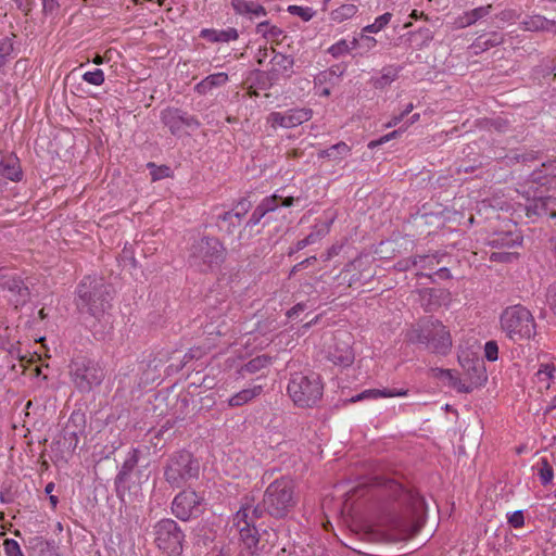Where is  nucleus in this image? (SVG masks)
Masks as SVG:
<instances>
[{"label": "nucleus", "instance_id": "nucleus-1", "mask_svg": "<svg viewBox=\"0 0 556 556\" xmlns=\"http://www.w3.org/2000/svg\"><path fill=\"white\" fill-rule=\"evenodd\" d=\"M386 490L393 503L382 513L381 526L395 532L400 539L416 534L425 521V498L417 491L393 480L386 483Z\"/></svg>", "mask_w": 556, "mask_h": 556}, {"label": "nucleus", "instance_id": "nucleus-2", "mask_svg": "<svg viewBox=\"0 0 556 556\" xmlns=\"http://www.w3.org/2000/svg\"><path fill=\"white\" fill-rule=\"evenodd\" d=\"M113 288L102 277L87 276L77 287V308L100 319L112 307Z\"/></svg>", "mask_w": 556, "mask_h": 556}, {"label": "nucleus", "instance_id": "nucleus-3", "mask_svg": "<svg viewBox=\"0 0 556 556\" xmlns=\"http://www.w3.org/2000/svg\"><path fill=\"white\" fill-rule=\"evenodd\" d=\"M188 264L199 273H213L227 256L226 248L216 237L202 236L192 241L188 250Z\"/></svg>", "mask_w": 556, "mask_h": 556}, {"label": "nucleus", "instance_id": "nucleus-4", "mask_svg": "<svg viewBox=\"0 0 556 556\" xmlns=\"http://www.w3.org/2000/svg\"><path fill=\"white\" fill-rule=\"evenodd\" d=\"M294 489V481L289 477L270 482L263 494L267 516L277 520L286 519L298 503Z\"/></svg>", "mask_w": 556, "mask_h": 556}, {"label": "nucleus", "instance_id": "nucleus-5", "mask_svg": "<svg viewBox=\"0 0 556 556\" xmlns=\"http://www.w3.org/2000/svg\"><path fill=\"white\" fill-rule=\"evenodd\" d=\"M412 343L425 344L432 353L445 355L452 346L450 331L438 319H427L414 326L406 334Z\"/></svg>", "mask_w": 556, "mask_h": 556}, {"label": "nucleus", "instance_id": "nucleus-6", "mask_svg": "<svg viewBox=\"0 0 556 556\" xmlns=\"http://www.w3.org/2000/svg\"><path fill=\"white\" fill-rule=\"evenodd\" d=\"M199 476L200 463L189 451H177L168 456L164 466V479L172 488L189 485Z\"/></svg>", "mask_w": 556, "mask_h": 556}, {"label": "nucleus", "instance_id": "nucleus-7", "mask_svg": "<svg viewBox=\"0 0 556 556\" xmlns=\"http://www.w3.org/2000/svg\"><path fill=\"white\" fill-rule=\"evenodd\" d=\"M287 391L296 406L314 407L323 397L324 384L316 372H294L290 377Z\"/></svg>", "mask_w": 556, "mask_h": 556}, {"label": "nucleus", "instance_id": "nucleus-8", "mask_svg": "<svg viewBox=\"0 0 556 556\" xmlns=\"http://www.w3.org/2000/svg\"><path fill=\"white\" fill-rule=\"evenodd\" d=\"M521 193L526 197L527 203L525 205L526 216L531 222H536L543 218H556V197L551 194L543 188H535L527 177L523 184L520 185Z\"/></svg>", "mask_w": 556, "mask_h": 556}, {"label": "nucleus", "instance_id": "nucleus-9", "mask_svg": "<svg viewBox=\"0 0 556 556\" xmlns=\"http://www.w3.org/2000/svg\"><path fill=\"white\" fill-rule=\"evenodd\" d=\"M501 328L514 341L530 339L535 334V321L531 312L517 304L506 307L500 317Z\"/></svg>", "mask_w": 556, "mask_h": 556}, {"label": "nucleus", "instance_id": "nucleus-10", "mask_svg": "<svg viewBox=\"0 0 556 556\" xmlns=\"http://www.w3.org/2000/svg\"><path fill=\"white\" fill-rule=\"evenodd\" d=\"M72 381L80 392H90L105 377L104 368L96 361L78 356L70 364Z\"/></svg>", "mask_w": 556, "mask_h": 556}, {"label": "nucleus", "instance_id": "nucleus-11", "mask_svg": "<svg viewBox=\"0 0 556 556\" xmlns=\"http://www.w3.org/2000/svg\"><path fill=\"white\" fill-rule=\"evenodd\" d=\"M154 543L166 556H180L185 533L179 525L169 518L157 521L153 527Z\"/></svg>", "mask_w": 556, "mask_h": 556}, {"label": "nucleus", "instance_id": "nucleus-12", "mask_svg": "<svg viewBox=\"0 0 556 556\" xmlns=\"http://www.w3.org/2000/svg\"><path fill=\"white\" fill-rule=\"evenodd\" d=\"M0 290L5 292L9 302L15 308L25 305L30 300V291L23 278L14 270L0 268Z\"/></svg>", "mask_w": 556, "mask_h": 556}, {"label": "nucleus", "instance_id": "nucleus-13", "mask_svg": "<svg viewBox=\"0 0 556 556\" xmlns=\"http://www.w3.org/2000/svg\"><path fill=\"white\" fill-rule=\"evenodd\" d=\"M203 498L192 489L180 491L172 502V513L180 520L187 521L201 513Z\"/></svg>", "mask_w": 556, "mask_h": 556}, {"label": "nucleus", "instance_id": "nucleus-14", "mask_svg": "<svg viewBox=\"0 0 556 556\" xmlns=\"http://www.w3.org/2000/svg\"><path fill=\"white\" fill-rule=\"evenodd\" d=\"M249 518V508H240L235 516V523L240 528V539L245 545V547L250 551L251 556L258 555L261 548L260 536L256 528L254 526H250Z\"/></svg>", "mask_w": 556, "mask_h": 556}, {"label": "nucleus", "instance_id": "nucleus-15", "mask_svg": "<svg viewBox=\"0 0 556 556\" xmlns=\"http://www.w3.org/2000/svg\"><path fill=\"white\" fill-rule=\"evenodd\" d=\"M162 123L168 127L172 135H177L182 126L197 129L200 127V122L193 115H189L177 108H167L161 113Z\"/></svg>", "mask_w": 556, "mask_h": 556}, {"label": "nucleus", "instance_id": "nucleus-16", "mask_svg": "<svg viewBox=\"0 0 556 556\" xmlns=\"http://www.w3.org/2000/svg\"><path fill=\"white\" fill-rule=\"evenodd\" d=\"M460 365L466 371L468 384H463L460 392L470 393L473 389L481 387L488 379L483 361L479 358H459Z\"/></svg>", "mask_w": 556, "mask_h": 556}, {"label": "nucleus", "instance_id": "nucleus-17", "mask_svg": "<svg viewBox=\"0 0 556 556\" xmlns=\"http://www.w3.org/2000/svg\"><path fill=\"white\" fill-rule=\"evenodd\" d=\"M530 182L535 188H543L551 194L556 193V159L548 160L534 169L529 176Z\"/></svg>", "mask_w": 556, "mask_h": 556}, {"label": "nucleus", "instance_id": "nucleus-18", "mask_svg": "<svg viewBox=\"0 0 556 556\" xmlns=\"http://www.w3.org/2000/svg\"><path fill=\"white\" fill-rule=\"evenodd\" d=\"M493 157L503 160L509 166L516 164L529 165L534 161L541 160V152L526 148H517L509 151L502 149L500 152L495 151Z\"/></svg>", "mask_w": 556, "mask_h": 556}, {"label": "nucleus", "instance_id": "nucleus-19", "mask_svg": "<svg viewBox=\"0 0 556 556\" xmlns=\"http://www.w3.org/2000/svg\"><path fill=\"white\" fill-rule=\"evenodd\" d=\"M140 455H141V451L138 447H134L128 452V454H127V456H126V458H125V460L114 480L117 494H121V492H125L126 490H129L130 475L134 471V469L137 467Z\"/></svg>", "mask_w": 556, "mask_h": 556}, {"label": "nucleus", "instance_id": "nucleus-20", "mask_svg": "<svg viewBox=\"0 0 556 556\" xmlns=\"http://www.w3.org/2000/svg\"><path fill=\"white\" fill-rule=\"evenodd\" d=\"M85 425V415L79 412L72 413L68 422L63 430L64 444L67 443V448L75 450L78 444L77 429L81 431Z\"/></svg>", "mask_w": 556, "mask_h": 556}, {"label": "nucleus", "instance_id": "nucleus-21", "mask_svg": "<svg viewBox=\"0 0 556 556\" xmlns=\"http://www.w3.org/2000/svg\"><path fill=\"white\" fill-rule=\"evenodd\" d=\"M241 222L242 218L239 217L238 214H235L233 210L224 212L216 217V226L218 230L224 236L228 237H235L236 235L237 238L239 237V231L241 230Z\"/></svg>", "mask_w": 556, "mask_h": 556}, {"label": "nucleus", "instance_id": "nucleus-22", "mask_svg": "<svg viewBox=\"0 0 556 556\" xmlns=\"http://www.w3.org/2000/svg\"><path fill=\"white\" fill-rule=\"evenodd\" d=\"M200 37L212 43H226L239 38V31L235 27L226 29L204 28L200 31Z\"/></svg>", "mask_w": 556, "mask_h": 556}, {"label": "nucleus", "instance_id": "nucleus-23", "mask_svg": "<svg viewBox=\"0 0 556 556\" xmlns=\"http://www.w3.org/2000/svg\"><path fill=\"white\" fill-rule=\"evenodd\" d=\"M230 4H231L233 12L237 15H242V16L249 15L251 20L253 17H261V16L267 15L266 9L262 4H260L255 1H252V0L251 1L232 0V2H230Z\"/></svg>", "mask_w": 556, "mask_h": 556}, {"label": "nucleus", "instance_id": "nucleus-24", "mask_svg": "<svg viewBox=\"0 0 556 556\" xmlns=\"http://www.w3.org/2000/svg\"><path fill=\"white\" fill-rule=\"evenodd\" d=\"M267 214L268 213L260 204L254 208L249 220L245 223L242 230L239 231L238 243L235 248H241L247 240L252 237L251 229L260 224Z\"/></svg>", "mask_w": 556, "mask_h": 556}, {"label": "nucleus", "instance_id": "nucleus-25", "mask_svg": "<svg viewBox=\"0 0 556 556\" xmlns=\"http://www.w3.org/2000/svg\"><path fill=\"white\" fill-rule=\"evenodd\" d=\"M0 175L12 181H20L23 173L18 159L13 155L0 156Z\"/></svg>", "mask_w": 556, "mask_h": 556}, {"label": "nucleus", "instance_id": "nucleus-26", "mask_svg": "<svg viewBox=\"0 0 556 556\" xmlns=\"http://www.w3.org/2000/svg\"><path fill=\"white\" fill-rule=\"evenodd\" d=\"M407 392H408V390H404V389H400V390H397V389H383V390L369 389V390H365V391L358 393L357 395L353 396L350 400V402L355 403V402L366 400V399L404 396L407 394Z\"/></svg>", "mask_w": 556, "mask_h": 556}, {"label": "nucleus", "instance_id": "nucleus-27", "mask_svg": "<svg viewBox=\"0 0 556 556\" xmlns=\"http://www.w3.org/2000/svg\"><path fill=\"white\" fill-rule=\"evenodd\" d=\"M329 361L334 365L348 367L354 362V353L348 343L342 346L336 345L333 350L329 351Z\"/></svg>", "mask_w": 556, "mask_h": 556}, {"label": "nucleus", "instance_id": "nucleus-28", "mask_svg": "<svg viewBox=\"0 0 556 556\" xmlns=\"http://www.w3.org/2000/svg\"><path fill=\"white\" fill-rule=\"evenodd\" d=\"M228 81V75L226 73L219 72L212 75L206 76L200 83H198L194 87V90L199 94H206L213 88L220 87Z\"/></svg>", "mask_w": 556, "mask_h": 556}, {"label": "nucleus", "instance_id": "nucleus-29", "mask_svg": "<svg viewBox=\"0 0 556 556\" xmlns=\"http://www.w3.org/2000/svg\"><path fill=\"white\" fill-rule=\"evenodd\" d=\"M492 9V4H488L484 7H479L468 12H465L463 15L458 16L455 21V24L458 28H465L472 24H475L480 18L486 16Z\"/></svg>", "mask_w": 556, "mask_h": 556}, {"label": "nucleus", "instance_id": "nucleus-30", "mask_svg": "<svg viewBox=\"0 0 556 556\" xmlns=\"http://www.w3.org/2000/svg\"><path fill=\"white\" fill-rule=\"evenodd\" d=\"M285 113V128L296 127L312 118L311 109H291Z\"/></svg>", "mask_w": 556, "mask_h": 556}, {"label": "nucleus", "instance_id": "nucleus-31", "mask_svg": "<svg viewBox=\"0 0 556 556\" xmlns=\"http://www.w3.org/2000/svg\"><path fill=\"white\" fill-rule=\"evenodd\" d=\"M521 240L522 238L518 232H496L490 240V244L495 248H513L519 245Z\"/></svg>", "mask_w": 556, "mask_h": 556}, {"label": "nucleus", "instance_id": "nucleus-32", "mask_svg": "<svg viewBox=\"0 0 556 556\" xmlns=\"http://www.w3.org/2000/svg\"><path fill=\"white\" fill-rule=\"evenodd\" d=\"M401 70L402 67L396 65L384 66L380 77L371 78L372 86L376 89H384L399 77Z\"/></svg>", "mask_w": 556, "mask_h": 556}, {"label": "nucleus", "instance_id": "nucleus-33", "mask_svg": "<svg viewBox=\"0 0 556 556\" xmlns=\"http://www.w3.org/2000/svg\"><path fill=\"white\" fill-rule=\"evenodd\" d=\"M261 392H262L261 386H255L251 389H243V390L239 391L238 393H236L235 395H232L231 397H229L228 405L230 407L242 406V405L247 404L248 402H250L251 400H253L255 396L260 395Z\"/></svg>", "mask_w": 556, "mask_h": 556}, {"label": "nucleus", "instance_id": "nucleus-34", "mask_svg": "<svg viewBox=\"0 0 556 556\" xmlns=\"http://www.w3.org/2000/svg\"><path fill=\"white\" fill-rule=\"evenodd\" d=\"M523 24L527 30H547L556 33V22L541 15L532 16L528 21H525Z\"/></svg>", "mask_w": 556, "mask_h": 556}, {"label": "nucleus", "instance_id": "nucleus-35", "mask_svg": "<svg viewBox=\"0 0 556 556\" xmlns=\"http://www.w3.org/2000/svg\"><path fill=\"white\" fill-rule=\"evenodd\" d=\"M271 363V357L268 355H258L252 359H250L248 363H245L241 368L239 369V374L241 376H245V374H255L260 371L261 369L269 366Z\"/></svg>", "mask_w": 556, "mask_h": 556}, {"label": "nucleus", "instance_id": "nucleus-36", "mask_svg": "<svg viewBox=\"0 0 556 556\" xmlns=\"http://www.w3.org/2000/svg\"><path fill=\"white\" fill-rule=\"evenodd\" d=\"M504 42V36L500 33L492 31L486 35L479 36L475 42L473 47L480 50H486L492 47L500 46Z\"/></svg>", "mask_w": 556, "mask_h": 556}, {"label": "nucleus", "instance_id": "nucleus-37", "mask_svg": "<svg viewBox=\"0 0 556 556\" xmlns=\"http://www.w3.org/2000/svg\"><path fill=\"white\" fill-rule=\"evenodd\" d=\"M358 11V8L352 3H345L332 10L330 17L333 22L342 23L346 20L352 18Z\"/></svg>", "mask_w": 556, "mask_h": 556}, {"label": "nucleus", "instance_id": "nucleus-38", "mask_svg": "<svg viewBox=\"0 0 556 556\" xmlns=\"http://www.w3.org/2000/svg\"><path fill=\"white\" fill-rule=\"evenodd\" d=\"M444 255L432 254V255H415L412 257V265L420 268L433 269L435 265L442 262Z\"/></svg>", "mask_w": 556, "mask_h": 556}, {"label": "nucleus", "instance_id": "nucleus-39", "mask_svg": "<svg viewBox=\"0 0 556 556\" xmlns=\"http://www.w3.org/2000/svg\"><path fill=\"white\" fill-rule=\"evenodd\" d=\"M256 34L262 35L265 38L275 39L282 35V30L271 25L268 21H263L256 25L255 28Z\"/></svg>", "mask_w": 556, "mask_h": 556}, {"label": "nucleus", "instance_id": "nucleus-40", "mask_svg": "<svg viewBox=\"0 0 556 556\" xmlns=\"http://www.w3.org/2000/svg\"><path fill=\"white\" fill-rule=\"evenodd\" d=\"M14 51L12 39L4 37L0 40V71L8 64Z\"/></svg>", "mask_w": 556, "mask_h": 556}, {"label": "nucleus", "instance_id": "nucleus-41", "mask_svg": "<svg viewBox=\"0 0 556 556\" xmlns=\"http://www.w3.org/2000/svg\"><path fill=\"white\" fill-rule=\"evenodd\" d=\"M539 465H540V468H539L538 475H539L540 481H541L542 485L546 486L549 483H552V481H553V478H554L553 467L551 466V464L548 463V460L546 458H541Z\"/></svg>", "mask_w": 556, "mask_h": 556}, {"label": "nucleus", "instance_id": "nucleus-42", "mask_svg": "<svg viewBox=\"0 0 556 556\" xmlns=\"http://www.w3.org/2000/svg\"><path fill=\"white\" fill-rule=\"evenodd\" d=\"M271 63L277 67V71L282 73L290 72L293 67L294 61L290 55H286L282 53H275L271 59Z\"/></svg>", "mask_w": 556, "mask_h": 556}, {"label": "nucleus", "instance_id": "nucleus-43", "mask_svg": "<svg viewBox=\"0 0 556 556\" xmlns=\"http://www.w3.org/2000/svg\"><path fill=\"white\" fill-rule=\"evenodd\" d=\"M392 13L386 12L378 16L372 24H369L363 28V33H378L384 28L391 21Z\"/></svg>", "mask_w": 556, "mask_h": 556}, {"label": "nucleus", "instance_id": "nucleus-44", "mask_svg": "<svg viewBox=\"0 0 556 556\" xmlns=\"http://www.w3.org/2000/svg\"><path fill=\"white\" fill-rule=\"evenodd\" d=\"M288 12L292 15L299 16L304 22L311 21L316 14V11L313 10V8L301 7L295 4L289 5Z\"/></svg>", "mask_w": 556, "mask_h": 556}, {"label": "nucleus", "instance_id": "nucleus-45", "mask_svg": "<svg viewBox=\"0 0 556 556\" xmlns=\"http://www.w3.org/2000/svg\"><path fill=\"white\" fill-rule=\"evenodd\" d=\"M481 126L483 128L494 129L498 132H505L508 130L509 123L505 118L496 117V118L483 119L481 122Z\"/></svg>", "mask_w": 556, "mask_h": 556}, {"label": "nucleus", "instance_id": "nucleus-46", "mask_svg": "<svg viewBox=\"0 0 556 556\" xmlns=\"http://www.w3.org/2000/svg\"><path fill=\"white\" fill-rule=\"evenodd\" d=\"M148 167L151 169L150 174L153 181L169 177L172 174L170 167L166 165L157 166L154 163H148Z\"/></svg>", "mask_w": 556, "mask_h": 556}, {"label": "nucleus", "instance_id": "nucleus-47", "mask_svg": "<svg viewBox=\"0 0 556 556\" xmlns=\"http://www.w3.org/2000/svg\"><path fill=\"white\" fill-rule=\"evenodd\" d=\"M83 79L90 85L100 86L104 83V73L102 70L97 68L92 72H86L83 75Z\"/></svg>", "mask_w": 556, "mask_h": 556}, {"label": "nucleus", "instance_id": "nucleus-48", "mask_svg": "<svg viewBox=\"0 0 556 556\" xmlns=\"http://www.w3.org/2000/svg\"><path fill=\"white\" fill-rule=\"evenodd\" d=\"M244 508H249L248 521H250V526H254V522L256 519L262 518L263 516L267 515V510L264 507L263 498H262V502L258 503L253 508H251L250 506H245Z\"/></svg>", "mask_w": 556, "mask_h": 556}, {"label": "nucleus", "instance_id": "nucleus-49", "mask_svg": "<svg viewBox=\"0 0 556 556\" xmlns=\"http://www.w3.org/2000/svg\"><path fill=\"white\" fill-rule=\"evenodd\" d=\"M331 150V159L332 160H342L351 152V148L343 141H340L330 147Z\"/></svg>", "mask_w": 556, "mask_h": 556}, {"label": "nucleus", "instance_id": "nucleus-50", "mask_svg": "<svg viewBox=\"0 0 556 556\" xmlns=\"http://www.w3.org/2000/svg\"><path fill=\"white\" fill-rule=\"evenodd\" d=\"M350 50L351 48L348 41L345 39H341L328 49V53H330L333 58H339L348 53Z\"/></svg>", "mask_w": 556, "mask_h": 556}, {"label": "nucleus", "instance_id": "nucleus-51", "mask_svg": "<svg viewBox=\"0 0 556 556\" xmlns=\"http://www.w3.org/2000/svg\"><path fill=\"white\" fill-rule=\"evenodd\" d=\"M316 239H317V235L316 233H314V232L309 233L304 239L299 240L293 248H290V250L288 252V255L291 256L294 253L303 250L307 245L313 244L316 241Z\"/></svg>", "mask_w": 556, "mask_h": 556}, {"label": "nucleus", "instance_id": "nucleus-52", "mask_svg": "<svg viewBox=\"0 0 556 556\" xmlns=\"http://www.w3.org/2000/svg\"><path fill=\"white\" fill-rule=\"evenodd\" d=\"M7 556H24L20 544L13 539H5L3 542Z\"/></svg>", "mask_w": 556, "mask_h": 556}, {"label": "nucleus", "instance_id": "nucleus-53", "mask_svg": "<svg viewBox=\"0 0 556 556\" xmlns=\"http://www.w3.org/2000/svg\"><path fill=\"white\" fill-rule=\"evenodd\" d=\"M484 356L489 362H495L498 358V345L494 340L484 344Z\"/></svg>", "mask_w": 556, "mask_h": 556}, {"label": "nucleus", "instance_id": "nucleus-54", "mask_svg": "<svg viewBox=\"0 0 556 556\" xmlns=\"http://www.w3.org/2000/svg\"><path fill=\"white\" fill-rule=\"evenodd\" d=\"M279 199H280V197H278L277 194H273L270 197H266L265 199H263L262 202L260 203V205L267 213H270V212L276 211L279 207V205H281L279 203Z\"/></svg>", "mask_w": 556, "mask_h": 556}, {"label": "nucleus", "instance_id": "nucleus-55", "mask_svg": "<svg viewBox=\"0 0 556 556\" xmlns=\"http://www.w3.org/2000/svg\"><path fill=\"white\" fill-rule=\"evenodd\" d=\"M252 203L248 198H241L237 201L235 205V214H238L239 217L244 218L248 212L251 210Z\"/></svg>", "mask_w": 556, "mask_h": 556}, {"label": "nucleus", "instance_id": "nucleus-56", "mask_svg": "<svg viewBox=\"0 0 556 556\" xmlns=\"http://www.w3.org/2000/svg\"><path fill=\"white\" fill-rule=\"evenodd\" d=\"M441 375L444 376V377H447L450 379L451 384L458 392H460V389H462L463 384H468V382H464L462 379H459L458 377L454 376L453 371L450 370V369H442L441 370Z\"/></svg>", "mask_w": 556, "mask_h": 556}, {"label": "nucleus", "instance_id": "nucleus-57", "mask_svg": "<svg viewBox=\"0 0 556 556\" xmlns=\"http://www.w3.org/2000/svg\"><path fill=\"white\" fill-rule=\"evenodd\" d=\"M267 122L274 128H276L277 126L285 127V113L283 112H271L267 117Z\"/></svg>", "mask_w": 556, "mask_h": 556}, {"label": "nucleus", "instance_id": "nucleus-58", "mask_svg": "<svg viewBox=\"0 0 556 556\" xmlns=\"http://www.w3.org/2000/svg\"><path fill=\"white\" fill-rule=\"evenodd\" d=\"M546 302L556 316V283H553L548 287L546 293Z\"/></svg>", "mask_w": 556, "mask_h": 556}, {"label": "nucleus", "instance_id": "nucleus-59", "mask_svg": "<svg viewBox=\"0 0 556 556\" xmlns=\"http://www.w3.org/2000/svg\"><path fill=\"white\" fill-rule=\"evenodd\" d=\"M508 523L513 528H521L525 525L522 510H516L510 516H508Z\"/></svg>", "mask_w": 556, "mask_h": 556}, {"label": "nucleus", "instance_id": "nucleus-60", "mask_svg": "<svg viewBox=\"0 0 556 556\" xmlns=\"http://www.w3.org/2000/svg\"><path fill=\"white\" fill-rule=\"evenodd\" d=\"M316 261H317L316 256H311V257H307V258L301 261L300 263L295 264L291 268L289 277L294 276L298 271L302 270L303 268L307 267L309 264H312Z\"/></svg>", "mask_w": 556, "mask_h": 556}, {"label": "nucleus", "instance_id": "nucleus-61", "mask_svg": "<svg viewBox=\"0 0 556 556\" xmlns=\"http://www.w3.org/2000/svg\"><path fill=\"white\" fill-rule=\"evenodd\" d=\"M399 134H400V130H394V131H392V132H390L388 135H384V136L380 137L378 140L370 141L368 143V147L369 148H375L377 146H380V144L389 141L390 139L395 138Z\"/></svg>", "mask_w": 556, "mask_h": 556}, {"label": "nucleus", "instance_id": "nucleus-62", "mask_svg": "<svg viewBox=\"0 0 556 556\" xmlns=\"http://www.w3.org/2000/svg\"><path fill=\"white\" fill-rule=\"evenodd\" d=\"M437 292H438V290H435V289H425L422 291V293H424L422 298H425L426 295H429V303L427 304V309L428 311H432L433 306H438L439 305L438 301H435L433 303L431 302L432 298H437Z\"/></svg>", "mask_w": 556, "mask_h": 556}, {"label": "nucleus", "instance_id": "nucleus-63", "mask_svg": "<svg viewBox=\"0 0 556 556\" xmlns=\"http://www.w3.org/2000/svg\"><path fill=\"white\" fill-rule=\"evenodd\" d=\"M306 308V304L305 303H298L295 304L293 307H291L288 312H287V317L288 318H295L299 316V314L301 312H303L304 309Z\"/></svg>", "mask_w": 556, "mask_h": 556}, {"label": "nucleus", "instance_id": "nucleus-64", "mask_svg": "<svg viewBox=\"0 0 556 556\" xmlns=\"http://www.w3.org/2000/svg\"><path fill=\"white\" fill-rule=\"evenodd\" d=\"M42 7L45 13H52L59 8L58 0H42Z\"/></svg>", "mask_w": 556, "mask_h": 556}]
</instances>
